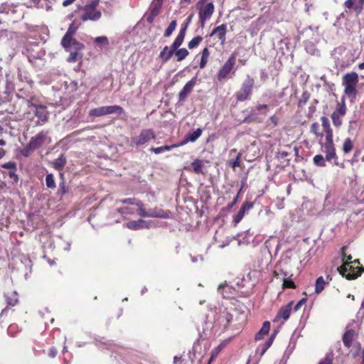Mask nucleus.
I'll return each instance as SVG.
<instances>
[{
	"label": "nucleus",
	"mask_w": 364,
	"mask_h": 364,
	"mask_svg": "<svg viewBox=\"0 0 364 364\" xmlns=\"http://www.w3.org/2000/svg\"><path fill=\"white\" fill-rule=\"evenodd\" d=\"M151 221H146L142 219L138 220H132L125 224L126 227L131 230H139L143 228H149L151 225Z\"/></svg>",
	"instance_id": "nucleus-16"
},
{
	"label": "nucleus",
	"mask_w": 364,
	"mask_h": 364,
	"mask_svg": "<svg viewBox=\"0 0 364 364\" xmlns=\"http://www.w3.org/2000/svg\"><path fill=\"white\" fill-rule=\"evenodd\" d=\"M33 150V148L29 147V143H28V145L26 146V147L23 150H22L21 153L24 156H28L31 151Z\"/></svg>",
	"instance_id": "nucleus-48"
},
{
	"label": "nucleus",
	"mask_w": 364,
	"mask_h": 364,
	"mask_svg": "<svg viewBox=\"0 0 364 364\" xmlns=\"http://www.w3.org/2000/svg\"><path fill=\"white\" fill-rule=\"evenodd\" d=\"M245 213V211L241 208L236 216V218H235L236 223H238L243 218Z\"/></svg>",
	"instance_id": "nucleus-50"
},
{
	"label": "nucleus",
	"mask_w": 364,
	"mask_h": 364,
	"mask_svg": "<svg viewBox=\"0 0 364 364\" xmlns=\"http://www.w3.org/2000/svg\"><path fill=\"white\" fill-rule=\"evenodd\" d=\"M209 55H210L209 50L207 48H205L202 50V56H201V60H200V68H203L205 66V65L207 64L208 58Z\"/></svg>",
	"instance_id": "nucleus-31"
},
{
	"label": "nucleus",
	"mask_w": 364,
	"mask_h": 364,
	"mask_svg": "<svg viewBox=\"0 0 364 364\" xmlns=\"http://www.w3.org/2000/svg\"><path fill=\"white\" fill-rule=\"evenodd\" d=\"M7 302L9 305L11 306H14L16 304V303L18 302V299L16 298L14 299H11L9 298H7Z\"/></svg>",
	"instance_id": "nucleus-56"
},
{
	"label": "nucleus",
	"mask_w": 364,
	"mask_h": 364,
	"mask_svg": "<svg viewBox=\"0 0 364 364\" xmlns=\"http://www.w3.org/2000/svg\"><path fill=\"white\" fill-rule=\"evenodd\" d=\"M319 128V125L318 123H313L311 126V132L315 134H318V130Z\"/></svg>",
	"instance_id": "nucleus-49"
},
{
	"label": "nucleus",
	"mask_w": 364,
	"mask_h": 364,
	"mask_svg": "<svg viewBox=\"0 0 364 364\" xmlns=\"http://www.w3.org/2000/svg\"><path fill=\"white\" fill-rule=\"evenodd\" d=\"M99 4V0H92L91 3L89 4H87L85 6H92L93 9H96V6Z\"/></svg>",
	"instance_id": "nucleus-55"
},
{
	"label": "nucleus",
	"mask_w": 364,
	"mask_h": 364,
	"mask_svg": "<svg viewBox=\"0 0 364 364\" xmlns=\"http://www.w3.org/2000/svg\"><path fill=\"white\" fill-rule=\"evenodd\" d=\"M122 203L124 204H129L132 205H135L137 208L136 209V212L141 217H151V218H166L168 217V213L166 211H164L160 209H149L146 210L144 208V205L141 201L138 200L135 198H127L122 200Z\"/></svg>",
	"instance_id": "nucleus-2"
},
{
	"label": "nucleus",
	"mask_w": 364,
	"mask_h": 364,
	"mask_svg": "<svg viewBox=\"0 0 364 364\" xmlns=\"http://www.w3.org/2000/svg\"><path fill=\"white\" fill-rule=\"evenodd\" d=\"M101 12L96 10V9H93L92 6H85L84 14L82 16L81 19L83 21H86L87 20L97 21L101 18Z\"/></svg>",
	"instance_id": "nucleus-12"
},
{
	"label": "nucleus",
	"mask_w": 364,
	"mask_h": 364,
	"mask_svg": "<svg viewBox=\"0 0 364 364\" xmlns=\"http://www.w3.org/2000/svg\"><path fill=\"white\" fill-rule=\"evenodd\" d=\"M16 170H11L9 172V175L11 178H13L16 182L18 181V176L15 173Z\"/></svg>",
	"instance_id": "nucleus-53"
},
{
	"label": "nucleus",
	"mask_w": 364,
	"mask_h": 364,
	"mask_svg": "<svg viewBox=\"0 0 364 364\" xmlns=\"http://www.w3.org/2000/svg\"><path fill=\"white\" fill-rule=\"evenodd\" d=\"M94 43L98 46H107L109 41L106 36H102L96 37L94 40Z\"/></svg>",
	"instance_id": "nucleus-37"
},
{
	"label": "nucleus",
	"mask_w": 364,
	"mask_h": 364,
	"mask_svg": "<svg viewBox=\"0 0 364 364\" xmlns=\"http://www.w3.org/2000/svg\"><path fill=\"white\" fill-rule=\"evenodd\" d=\"M273 340H274V337L272 336L270 338H269V340L265 343V345L264 346L262 350V352H261V355H263L266 351L271 346V345L272 344V342H273Z\"/></svg>",
	"instance_id": "nucleus-42"
},
{
	"label": "nucleus",
	"mask_w": 364,
	"mask_h": 364,
	"mask_svg": "<svg viewBox=\"0 0 364 364\" xmlns=\"http://www.w3.org/2000/svg\"><path fill=\"white\" fill-rule=\"evenodd\" d=\"M346 107L345 100L343 97L341 103H338L337 105L336 109L335 112H333V113L337 114L338 115L343 117L346 114Z\"/></svg>",
	"instance_id": "nucleus-28"
},
{
	"label": "nucleus",
	"mask_w": 364,
	"mask_h": 364,
	"mask_svg": "<svg viewBox=\"0 0 364 364\" xmlns=\"http://www.w3.org/2000/svg\"><path fill=\"white\" fill-rule=\"evenodd\" d=\"M176 56L177 57L178 61H181L185 59L189 54L188 51L186 48H181L175 50L174 52Z\"/></svg>",
	"instance_id": "nucleus-32"
},
{
	"label": "nucleus",
	"mask_w": 364,
	"mask_h": 364,
	"mask_svg": "<svg viewBox=\"0 0 364 364\" xmlns=\"http://www.w3.org/2000/svg\"><path fill=\"white\" fill-rule=\"evenodd\" d=\"M267 107L266 105H259L257 106V110L260 111V110H262L263 109H267Z\"/></svg>",
	"instance_id": "nucleus-63"
},
{
	"label": "nucleus",
	"mask_w": 364,
	"mask_h": 364,
	"mask_svg": "<svg viewBox=\"0 0 364 364\" xmlns=\"http://www.w3.org/2000/svg\"><path fill=\"white\" fill-rule=\"evenodd\" d=\"M68 51L70 52V55L68 58V61L70 63H75L79 60L82 59V53L80 51L82 49H76L74 47L70 48H65Z\"/></svg>",
	"instance_id": "nucleus-20"
},
{
	"label": "nucleus",
	"mask_w": 364,
	"mask_h": 364,
	"mask_svg": "<svg viewBox=\"0 0 364 364\" xmlns=\"http://www.w3.org/2000/svg\"><path fill=\"white\" fill-rule=\"evenodd\" d=\"M179 145L173 144L171 146H163L157 148H151L150 151L158 154L165 151H170L172 148L178 147Z\"/></svg>",
	"instance_id": "nucleus-30"
},
{
	"label": "nucleus",
	"mask_w": 364,
	"mask_h": 364,
	"mask_svg": "<svg viewBox=\"0 0 364 364\" xmlns=\"http://www.w3.org/2000/svg\"><path fill=\"white\" fill-rule=\"evenodd\" d=\"M65 164L66 159L63 155L52 162L53 166L57 170L63 169Z\"/></svg>",
	"instance_id": "nucleus-27"
},
{
	"label": "nucleus",
	"mask_w": 364,
	"mask_h": 364,
	"mask_svg": "<svg viewBox=\"0 0 364 364\" xmlns=\"http://www.w3.org/2000/svg\"><path fill=\"white\" fill-rule=\"evenodd\" d=\"M75 1V0H64L63 2V6L66 7L73 4Z\"/></svg>",
	"instance_id": "nucleus-58"
},
{
	"label": "nucleus",
	"mask_w": 364,
	"mask_h": 364,
	"mask_svg": "<svg viewBox=\"0 0 364 364\" xmlns=\"http://www.w3.org/2000/svg\"><path fill=\"white\" fill-rule=\"evenodd\" d=\"M208 0H199V1L196 4V8H200L202 6H204L205 3Z\"/></svg>",
	"instance_id": "nucleus-62"
},
{
	"label": "nucleus",
	"mask_w": 364,
	"mask_h": 364,
	"mask_svg": "<svg viewBox=\"0 0 364 364\" xmlns=\"http://www.w3.org/2000/svg\"><path fill=\"white\" fill-rule=\"evenodd\" d=\"M227 32V26L225 24H222L213 29L210 33V36H216L221 41V44H224L225 41V34Z\"/></svg>",
	"instance_id": "nucleus-18"
},
{
	"label": "nucleus",
	"mask_w": 364,
	"mask_h": 364,
	"mask_svg": "<svg viewBox=\"0 0 364 364\" xmlns=\"http://www.w3.org/2000/svg\"><path fill=\"white\" fill-rule=\"evenodd\" d=\"M324 152L326 153V159L330 161L336 158V149L333 142V137L326 136V142L323 146Z\"/></svg>",
	"instance_id": "nucleus-13"
},
{
	"label": "nucleus",
	"mask_w": 364,
	"mask_h": 364,
	"mask_svg": "<svg viewBox=\"0 0 364 364\" xmlns=\"http://www.w3.org/2000/svg\"><path fill=\"white\" fill-rule=\"evenodd\" d=\"M328 283V282H325L323 277H319L315 284V292L318 294H320L325 288V285Z\"/></svg>",
	"instance_id": "nucleus-26"
},
{
	"label": "nucleus",
	"mask_w": 364,
	"mask_h": 364,
	"mask_svg": "<svg viewBox=\"0 0 364 364\" xmlns=\"http://www.w3.org/2000/svg\"><path fill=\"white\" fill-rule=\"evenodd\" d=\"M283 287L284 288H294L295 285L292 281L285 279L283 282Z\"/></svg>",
	"instance_id": "nucleus-46"
},
{
	"label": "nucleus",
	"mask_w": 364,
	"mask_h": 364,
	"mask_svg": "<svg viewBox=\"0 0 364 364\" xmlns=\"http://www.w3.org/2000/svg\"><path fill=\"white\" fill-rule=\"evenodd\" d=\"M355 336V331L354 330H348L344 333L343 337V341L346 346L350 347L351 346L352 341H353Z\"/></svg>",
	"instance_id": "nucleus-22"
},
{
	"label": "nucleus",
	"mask_w": 364,
	"mask_h": 364,
	"mask_svg": "<svg viewBox=\"0 0 364 364\" xmlns=\"http://www.w3.org/2000/svg\"><path fill=\"white\" fill-rule=\"evenodd\" d=\"M123 112L124 109L122 107L119 105H110L92 109L89 112V115L92 117H101L114 113L121 114Z\"/></svg>",
	"instance_id": "nucleus-6"
},
{
	"label": "nucleus",
	"mask_w": 364,
	"mask_h": 364,
	"mask_svg": "<svg viewBox=\"0 0 364 364\" xmlns=\"http://www.w3.org/2000/svg\"><path fill=\"white\" fill-rule=\"evenodd\" d=\"M47 134L46 132H41L32 137L29 141V147L33 148V149L39 148L44 143Z\"/></svg>",
	"instance_id": "nucleus-15"
},
{
	"label": "nucleus",
	"mask_w": 364,
	"mask_h": 364,
	"mask_svg": "<svg viewBox=\"0 0 364 364\" xmlns=\"http://www.w3.org/2000/svg\"><path fill=\"white\" fill-rule=\"evenodd\" d=\"M197 77H193L189 80L178 93L179 101H184L188 95L192 92L194 86L196 85Z\"/></svg>",
	"instance_id": "nucleus-14"
},
{
	"label": "nucleus",
	"mask_w": 364,
	"mask_h": 364,
	"mask_svg": "<svg viewBox=\"0 0 364 364\" xmlns=\"http://www.w3.org/2000/svg\"><path fill=\"white\" fill-rule=\"evenodd\" d=\"M57 354V350L55 348H51L49 352V355L51 358H54Z\"/></svg>",
	"instance_id": "nucleus-60"
},
{
	"label": "nucleus",
	"mask_w": 364,
	"mask_h": 364,
	"mask_svg": "<svg viewBox=\"0 0 364 364\" xmlns=\"http://www.w3.org/2000/svg\"><path fill=\"white\" fill-rule=\"evenodd\" d=\"M186 32V28H181L179 33L177 36V38H178V39L182 41L183 42L185 38Z\"/></svg>",
	"instance_id": "nucleus-47"
},
{
	"label": "nucleus",
	"mask_w": 364,
	"mask_h": 364,
	"mask_svg": "<svg viewBox=\"0 0 364 364\" xmlns=\"http://www.w3.org/2000/svg\"><path fill=\"white\" fill-rule=\"evenodd\" d=\"M292 304V302H290L287 306H282L277 313L274 321H277L280 318H283L284 321H287L290 316Z\"/></svg>",
	"instance_id": "nucleus-19"
},
{
	"label": "nucleus",
	"mask_w": 364,
	"mask_h": 364,
	"mask_svg": "<svg viewBox=\"0 0 364 364\" xmlns=\"http://www.w3.org/2000/svg\"><path fill=\"white\" fill-rule=\"evenodd\" d=\"M318 364H332V362L331 359L325 358L323 360H321Z\"/></svg>",
	"instance_id": "nucleus-57"
},
{
	"label": "nucleus",
	"mask_w": 364,
	"mask_h": 364,
	"mask_svg": "<svg viewBox=\"0 0 364 364\" xmlns=\"http://www.w3.org/2000/svg\"><path fill=\"white\" fill-rule=\"evenodd\" d=\"M240 159L241 154L238 153L235 160L229 161V165L234 169L239 167L240 166Z\"/></svg>",
	"instance_id": "nucleus-40"
},
{
	"label": "nucleus",
	"mask_w": 364,
	"mask_h": 364,
	"mask_svg": "<svg viewBox=\"0 0 364 364\" xmlns=\"http://www.w3.org/2000/svg\"><path fill=\"white\" fill-rule=\"evenodd\" d=\"M79 26L80 25L77 24L75 21L70 25L66 33L61 41V44L64 48L74 47L76 49L84 48V45L82 43L77 41L76 39L73 38V35L79 28Z\"/></svg>",
	"instance_id": "nucleus-3"
},
{
	"label": "nucleus",
	"mask_w": 364,
	"mask_h": 364,
	"mask_svg": "<svg viewBox=\"0 0 364 364\" xmlns=\"http://www.w3.org/2000/svg\"><path fill=\"white\" fill-rule=\"evenodd\" d=\"M342 116L338 115L337 114L332 113L331 119L335 127H339L342 124Z\"/></svg>",
	"instance_id": "nucleus-38"
},
{
	"label": "nucleus",
	"mask_w": 364,
	"mask_h": 364,
	"mask_svg": "<svg viewBox=\"0 0 364 364\" xmlns=\"http://www.w3.org/2000/svg\"><path fill=\"white\" fill-rule=\"evenodd\" d=\"M314 163L318 166H324L326 165L325 164V159L323 156L321 154L316 155L314 159Z\"/></svg>",
	"instance_id": "nucleus-39"
},
{
	"label": "nucleus",
	"mask_w": 364,
	"mask_h": 364,
	"mask_svg": "<svg viewBox=\"0 0 364 364\" xmlns=\"http://www.w3.org/2000/svg\"><path fill=\"white\" fill-rule=\"evenodd\" d=\"M237 55L235 53L231 54L224 65L220 68L218 72V79L219 81H222L228 77L229 75L235 72V63H236Z\"/></svg>",
	"instance_id": "nucleus-5"
},
{
	"label": "nucleus",
	"mask_w": 364,
	"mask_h": 364,
	"mask_svg": "<svg viewBox=\"0 0 364 364\" xmlns=\"http://www.w3.org/2000/svg\"><path fill=\"white\" fill-rule=\"evenodd\" d=\"M306 301V299H301L295 306H294V311H298L300 307L304 305Z\"/></svg>",
	"instance_id": "nucleus-51"
},
{
	"label": "nucleus",
	"mask_w": 364,
	"mask_h": 364,
	"mask_svg": "<svg viewBox=\"0 0 364 364\" xmlns=\"http://www.w3.org/2000/svg\"><path fill=\"white\" fill-rule=\"evenodd\" d=\"M174 52L171 47L169 48L168 46H165L160 53V57L166 62L171 58Z\"/></svg>",
	"instance_id": "nucleus-24"
},
{
	"label": "nucleus",
	"mask_w": 364,
	"mask_h": 364,
	"mask_svg": "<svg viewBox=\"0 0 364 364\" xmlns=\"http://www.w3.org/2000/svg\"><path fill=\"white\" fill-rule=\"evenodd\" d=\"M6 154V151L3 149H0V159H2Z\"/></svg>",
	"instance_id": "nucleus-64"
},
{
	"label": "nucleus",
	"mask_w": 364,
	"mask_h": 364,
	"mask_svg": "<svg viewBox=\"0 0 364 364\" xmlns=\"http://www.w3.org/2000/svg\"><path fill=\"white\" fill-rule=\"evenodd\" d=\"M270 329V323L269 321H264L259 331L256 334L255 339L260 340L263 338V336L267 334Z\"/></svg>",
	"instance_id": "nucleus-23"
},
{
	"label": "nucleus",
	"mask_w": 364,
	"mask_h": 364,
	"mask_svg": "<svg viewBox=\"0 0 364 364\" xmlns=\"http://www.w3.org/2000/svg\"><path fill=\"white\" fill-rule=\"evenodd\" d=\"M202 132L203 130L198 128L193 132L187 134L184 140L180 144V145H183L188 142L196 141L201 136Z\"/></svg>",
	"instance_id": "nucleus-21"
},
{
	"label": "nucleus",
	"mask_w": 364,
	"mask_h": 364,
	"mask_svg": "<svg viewBox=\"0 0 364 364\" xmlns=\"http://www.w3.org/2000/svg\"><path fill=\"white\" fill-rule=\"evenodd\" d=\"M32 107L35 108V115L38 118L36 124L42 125L48 121V112L46 109V107L43 105H32Z\"/></svg>",
	"instance_id": "nucleus-11"
},
{
	"label": "nucleus",
	"mask_w": 364,
	"mask_h": 364,
	"mask_svg": "<svg viewBox=\"0 0 364 364\" xmlns=\"http://www.w3.org/2000/svg\"><path fill=\"white\" fill-rule=\"evenodd\" d=\"M358 82V75L356 73H347L343 77V85L345 87L344 92L348 97H355Z\"/></svg>",
	"instance_id": "nucleus-4"
},
{
	"label": "nucleus",
	"mask_w": 364,
	"mask_h": 364,
	"mask_svg": "<svg viewBox=\"0 0 364 364\" xmlns=\"http://www.w3.org/2000/svg\"><path fill=\"white\" fill-rule=\"evenodd\" d=\"M364 0H346L344 3L346 8L360 14L363 9Z\"/></svg>",
	"instance_id": "nucleus-17"
},
{
	"label": "nucleus",
	"mask_w": 364,
	"mask_h": 364,
	"mask_svg": "<svg viewBox=\"0 0 364 364\" xmlns=\"http://www.w3.org/2000/svg\"><path fill=\"white\" fill-rule=\"evenodd\" d=\"M46 184L48 188H51V189L55 188L56 186H55L53 175L52 173H49L46 176Z\"/></svg>",
	"instance_id": "nucleus-34"
},
{
	"label": "nucleus",
	"mask_w": 364,
	"mask_h": 364,
	"mask_svg": "<svg viewBox=\"0 0 364 364\" xmlns=\"http://www.w3.org/2000/svg\"><path fill=\"white\" fill-rule=\"evenodd\" d=\"M346 247L342 248V259L345 261L342 266L338 268L339 273L346 277L348 279H354L361 274L364 271V268L354 267L353 264H359L358 259H355L353 262H350L352 256L350 255H346Z\"/></svg>",
	"instance_id": "nucleus-1"
},
{
	"label": "nucleus",
	"mask_w": 364,
	"mask_h": 364,
	"mask_svg": "<svg viewBox=\"0 0 364 364\" xmlns=\"http://www.w3.org/2000/svg\"><path fill=\"white\" fill-rule=\"evenodd\" d=\"M270 121L272 122V124H274V125H277V122H278V119L276 116H272L270 118H269Z\"/></svg>",
	"instance_id": "nucleus-61"
},
{
	"label": "nucleus",
	"mask_w": 364,
	"mask_h": 364,
	"mask_svg": "<svg viewBox=\"0 0 364 364\" xmlns=\"http://www.w3.org/2000/svg\"><path fill=\"white\" fill-rule=\"evenodd\" d=\"M252 208V203H245L243 204V205L242 206V208L246 211V210H250L251 208Z\"/></svg>",
	"instance_id": "nucleus-54"
},
{
	"label": "nucleus",
	"mask_w": 364,
	"mask_h": 364,
	"mask_svg": "<svg viewBox=\"0 0 364 364\" xmlns=\"http://www.w3.org/2000/svg\"><path fill=\"white\" fill-rule=\"evenodd\" d=\"M203 258L201 255L200 256H197V257H192V262H196L198 261H203Z\"/></svg>",
	"instance_id": "nucleus-59"
},
{
	"label": "nucleus",
	"mask_w": 364,
	"mask_h": 364,
	"mask_svg": "<svg viewBox=\"0 0 364 364\" xmlns=\"http://www.w3.org/2000/svg\"><path fill=\"white\" fill-rule=\"evenodd\" d=\"M191 166L193 168V171L196 173H203V162L201 160H195L194 161L192 162Z\"/></svg>",
	"instance_id": "nucleus-29"
},
{
	"label": "nucleus",
	"mask_w": 364,
	"mask_h": 364,
	"mask_svg": "<svg viewBox=\"0 0 364 364\" xmlns=\"http://www.w3.org/2000/svg\"><path fill=\"white\" fill-rule=\"evenodd\" d=\"M193 16V14H191L186 19V21L184 22V23L183 24L182 27L181 28H186V31L187 30L188 28V26L189 25V23L191 22V20H192V18Z\"/></svg>",
	"instance_id": "nucleus-52"
},
{
	"label": "nucleus",
	"mask_w": 364,
	"mask_h": 364,
	"mask_svg": "<svg viewBox=\"0 0 364 364\" xmlns=\"http://www.w3.org/2000/svg\"><path fill=\"white\" fill-rule=\"evenodd\" d=\"M135 210L132 208L124 207L119 209V212L122 214H132Z\"/></svg>",
	"instance_id": "nucleus-43"
},
{
	"label": "nucleus",
	"mask_w": 364,
	"mask_h": 364,
	"mask_svg": "<svg viewBox=\"0 0 364 364\" xmlns=\"http://www.w3.org/2000/svg\"><path fill=\"white\" fill-rule=\"evenodd\" d=\"M154 138V132L150 129H143L136 138L133 139L132 142L136 146H142Z\"/></svg>",
	"instance_id": "nucleus-9"
},
{
	"label": "nucleus",
	"mask_w": 364,
	"mask_h": 364,
	"mask_svg": "<svg viewBox=\"0 0 364 364\" xmlns=\"http://www.w3.org/2000/svg\"><path fill=\"white\" fill-rule=\"evenodd\" d=\"M203 41V38L200 36L193 38L188 44L189 49H193L197 47Z\"/></svg>",
	"instance_id": "nucleus-36"
},
{
	"label": "nucleus",
	"mask_w": 364,
	"mask_h": 364,
	"mask_svg": "<svg viewBox=\"0 0 364 364\" xmlns=\"http://www.w3.org/2000/svg\"><path fill=\"white\" fill-rule=\"evenodd\" d=\"M177 26V22L176 20H173L168 25V28L166 29L164 33L165 37H169L173 31L176 29Z\"/></svg>",
	"instance_id": "nucleus-35"
},
{
	"label": "nucleus",
	"mask_w": 364,
	"mask_h": 364,
	"mask_svg": "<svg viewBox=\"0 0 364 364\" xmlns=\"http://www.w3.org/2000/svg\"><path fill=\"white\" fill-rule=\"evenodd\" d=\"M1 167L6 169L16 170V165L13 161H9L1 165Z\"/></svg>",
	"instance_id": "nucleus-41"
},
{
	"label": "nucleus",
	"mask_w": 364,
	"mask_h": 364,
	"mask_svg": "<svg viewBox=\"0 0 364 364\" xmlns=\"http://www.w3.org/2000/svg\"><path fill=\"white\" fill-rule=\"evenodd\" d=\"M253 85L254 79L247 75L246 80L242 83V87L236 94L237 100L244 101L247 100L252 93Z\"/></svg>",
	"instance_id": "nucleus-7"
},
{
	"label": "nucleus",
	"mask_w": 364,
	"mask_h": 364,
	"mask_svg": "<svg viewBox=\"0 0 364 364\" xmlns=\"http://www.w3.org/2000/svg\"><path fill=\"white\" fill-rule=\"evenodd\" d=\"M236 313H237V311L235 309L232 310V313L230 311H225V310L223 311L219 314V316L217 318V322L225 330L228 328L229 323L232 321V320L235 316V314H236Z\"/></svg>",
	"instance_id": "nucleus-10"
},
{
	"label": "nucleus",
	"mask_w": 364,
	"mask_h": 364,
	"mask_svg": "<svg viewBox=\"0 0 364 364\" xmlns=\"http://www.w3.org/2000/svg\"><path fill=\"white\" fill-rule=\"evenodd\" d=\"M182 43L183 41L179 40L178 38L176 37L171 47L175 51L181 46Z\"/></svg>",
	"instance_id": "nucleus-45"
},
{
	"label": "nucleus",
	"mask_w": 364,
	"mask_h": 364,
	"mask_svg": "<svg viewBox=\"0 0 364 364\" xmlns=\"http://www.w3.org/2000/svg\"><path fill=\"white\" fill-rule=\"evenodd\" d=\"M353 148V143L350 138L345 139L343 145V151L345 154H348L352 151Z\"/></svg>",
	"instance_id": "nucleus-33"
},
{
	"label": "nucleus",
	"mask_w": 364,
	"mask_h": 364,
	"mask_svg": "<svg viewBox=\"0 0 364 364\" xmlns=\"http://www.w3.org/2000/svg\"><path fill=\"white\" fill-rule=\"evenodd\" d=\"M155 1H156V6H155V8L152 11V14L154 15H157L159 13V10L162 5L163 0H155Z\"/></svg>",
	"instance_id": "nucleus-44"
},
{
	"label": "nucleus",
	"mask_w": 364,
	"mask_h": 364,
	"mask_svg": "<svg viewBox=\"0 0 364 364\" xmlns=\"http://www.w3.org/2000/svg\"><path fill=\"white\" fill-rule=\"evenodd\" d=\"M199 11V18L201 23L202 27L207 20L210 18L214 11V5L213 3H208L205 6H202L200 8H197Z\"/></svg>",
	"instance_id": "nucleus-8"
},
{
	"label": "nucleus",
	"mask_w": 364,
	"mask_h": 364,
	"mask_svg": "<svg viewBox=\"0 0 364 364\" xmlns=\"http://www.w3.org/2000/svg\"><path fill=\"white\" fill-rule=\"evenodd\" d=\"M322 127H323V129L325 132L326 133V136L333 137V131L331 129L330 123L328 122V119L326 117H322L321 118Z\"/></svg>",
	"instance_id": "nucleus-25"
}]
</instances>
